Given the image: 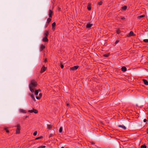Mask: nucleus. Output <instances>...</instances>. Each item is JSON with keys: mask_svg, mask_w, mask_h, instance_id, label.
Masks as SVG:
<instances>
[{"mask_svg": "<svg viewBox=\"0 0 148 148\" xmlns=\"http://www.w3.org/2000/svg\"><path fill=\"white\" fill-rule=\"evenodd\" d=\"M125 19V18L124 17L121 18V19L122 20H124Z\"/></svg>", "mask_w": 148, "mask_h": 148, "instance_id": "38", "label": "nucleus"}, {"mask_svg": "<svg viewBox=\"0 0 148 148\" xmlns=\"http://www.w3.org/2000/svg\"><path fill=\"white\" fill-rule=\"evenodd\" d=\"M67 106H69V104L67 103Z\"/></svg>", "mask_w": 148, "mask_h": 148, "instance_id": "46", "label": "nucleus"}, {"mask_svg": "<svg viewBox=\"0 0 148 148\" xmlns=\"http://www.w3.org/2000/svg\"><path fill=\"white\" fill-rule=\"evenodd\" d=\"M38 93V90H36L35 91V95H37Z\"/></svg>", "mask_w": 148, "mask_h": 148, "instance_id": "27", "label": "nucleus"}, {"mask_svg": "<svg viewBox=\"0 0 148 148\" xmlns=\"http://www.w3.org/2000/svg\"><path fill=\"white\" fill-rule=\"evenodd\" d=\"M60 67L62 69H63L64 67V65L61 62L60 63Z\"/></svg>", "mask_w": 148, "mask_h": 148, "instance_id": "33", "label": "nucleus"}, {"mask_svg": "<svg viewBox=\"0 0 148 148\" xmlns=\"http://www.w3.org/2000/svg\"><path fill=\"white\" fill-rule=\"evenodd\" d=\"M52 29H53V28L55 27L56 26V23L55 22H53L52 24Z\"/></svg>", "mask_w": 148, "mask_h": 148, "instance_id": "24", "label": "nucleus"}, {"mask_svg": "<svg viewBox=\"0 0 148 148\" xmlns=\"http://www.w3.org/2000/svg\"><path fill=\"white\" fill-rule=\"evenodd\" d=\"M27 116H26L25 117V118H27Z\"/></svg>", "mask_w": 148, "mask_h": 148, "instance_id": "50", "label": "nucleus"}, {"mask_svg": "<svg viewBox=\"0 0 148 148\" xmlns=\"http://www.w3.org/2000/svg\"><path fill=\"white\" fill-rule=\"evenodd\" d=\"M53 12L51 10H49V17L50 18H52V15H53Z\"/></svg>", "mask_w": 148, "mask_h": 148, "instance_id": "6", "label": "nucleus"}, {"mask_svg": "<svg viewBox=\"0 0 148 148\" xmlns=\"http://www.w3.org/2000/svg\"><path fill=\"white\" fill-rule=\"evenodd\" d=\"M37 131H35V132H34V133L33 134V135L34 136H36L37 135Z\"/></svg>", "mask_w": 148, "mask_h": 148, "instance_id": "34", "label": "nucleus"}, {"mask_svg": "<svg viewBox=\"0 0 148 148\" xmlns=\"http://www.w3.org/2000/svg\"><path fill=\"white\" fill-rule=\"evenodd\" d=\"M51 18H50V17L49 18H48L47 19V24H49V23L51 21Z\"/></svg>", "mask_w": 148, "mask_h": 148, "instance_id": "19", "label": "nucleus"}, {"mask_svg": "<svg viewBox=\"0 0 148 148\" xmlns=\"http://www.w3.org/2000/svg\"><path fill=\"white\" fill-rule=\"evenodd\" d=\"M42 138H43V136H40V137H38L37 138H35V140H38V139H41Z\"/></svg>", "mask_w": 148, "mask_h": 148, "instance_id": "26", "label": "nucleus"}, {"mask_svg": "<svg viewBox=\"0 0 148 148\" xmlns=\"http://www.w3.org/2000/svg\"><path fill=\"white\" fill-rule=\"evenodd\" d=\"M116 32L118 34H119L121 32V31L119 29H118L116 30Z\"/></svg>", "mask_w": 148, "mask_h": 148, "instance_id": "30", "label": "nucleus"}, {"mask_svg": "<svg viewBox=\"0 0 148 148\" xmlns=\"http://www.w3.org/2000/svg\"><path fill=\"white\" fill-rule=\"evenodd\" d=\"M119 42V40H117L115 42V43L116 44H117V43H118V42Z\"/></svg>", "mask_w": 148, "mask_h": 148, "instance_id": "42", "label": "nucleus"}, {"mask_svg": "<svg viewBox=\"0 0 148 148\" xmlns=\"http://www.w3.org/2000/svg\"><path fill=\"white\" fill-rule=\"evenodd\" d=\"M147 133L148 134V128H147Z\"/></svg>", "mask_w": 148, "mask_h": 148, "instance_id": "45", "label": "nucleus"}, {"mask_svg": "<svg viewBox=\"0 0 148 148\" xmlns=\"http://www.w3.org/2000/svg\"><path fill=\"white\" fill-rule=\"evenodd\" d=\"M15 127H16V134H19L20 133L21 127L19 124H17Z\"/></svg>", "mask_w": 148, "mask_h": 148, "instance_id": "2", "label": "nucleus"}, {"mask_svg": "<svg viewBox=\"0 0 148 148\" xmlns=\"http://www.w3.org/2000/svg\"><path fill=\"white\" fill-rule=\"evenodd\" d=\"M90 143H91V144L93 145V144H95V143L93 142H90Z\"/></svg>", "mask_w": 148, "mask_h": 148, "instance_id": "44", "label": "nucleus"}, {"mask_svg": "<svg viewBox=\"0 0 148 148\" xmlns=\"http://www.w3.org/2000/svg\"><path fill=\"white\" fill-rule=\"evenodd\" d=\"M47 125V129H51L52 127V125Z\"/></svg>", "mask_w": 148, "mask_h": 148, "instance_id": "20", "label": "nucleus"}, {"mask_svg": "<svg viewBox=\"0 0 148 148\" xmlns=\"http://www.w3.org/2000/svg\"><path fill=\"white\" fill-rule=\"evenodd\" d=\"M118 126L119 127L122 128L124 130H125L126 129V127L123 125H118Z\"/></svg>", "mask_w": 148, "mask_h": 148, "instance_id": "12", "label": "nucleus"}, {"mask_svg": "<svg viewBox=\"0 0 148 148\" xmlns=\"http://www.w3.org/2000/svg\"><path fill=\"white\" fill-rule=\"evenodd\" d=\"M39 97H40L41 98V97L42 95V93H40L39 94Z\"/></svg>", "mask_w": 148, "mask_h": 148, "instance_id": "37", "label": "nucleus"}, {"mask_svg": "<svg viewBox=\"0 0 148 148\" xmlns=\"http://www.w3.org/2000/svg\"><path fill=\"white\" fill-rule=\"evenodd\" d=\"M61 148H64V147H61Z\"/></svg>", "mask_w": 148, "mask_h": 148, "instance_id": "49", "label": "nucleus"}, {"mask_svg": "<svg viewBox=\"0 0 148 148\" xmlns=\"http://www.w3.org/2000/svg\"><path fill=\"white\" fill-rule=\"evenodd\" d=\"M143 81L145 85H148V81L147 80L143 79Z\"/></svg>", "mask_w": 148, "mask_h": 148, "instance_id": "11", "label": "nucleus"}, {"mask_svg": "<svg viewBox=\"0 0 148 148\" xmlns=\"http://www.w3.org/2000/svg\"><path fill=\"white\" fill-rule=\"evenodd\" d=\"M37 82L34 80H32L31 81V83L29 85V88L30 91L33 92H34V89L32 88H35L37 86Z\"/></svg>", "mask_w": 148, "mask_h": 148, "instance_id": "1", "label": "nucleus"}, {"mask_svg": "<svg viewBox=\"0 0 148 148\" xmlns=\"http://www.w3.org/2000/svg\"><path fill=\"white\" fill-rule=\"evenodd\" d=\"M145 16V15H140V16H138L137 18L138 19H140L141 18L144 17Z\"/></svg>", "mask_w": 148, "mask_h": 148, "instance_id": "18", "label": "nucleus"}, {"mask_svg": "<svg viewBox=\"0 0 148 148\" xmlns=\"http://www.w3.org/2000/svg\"><path fill=\"white\" fill-rule=\"evenodd\" d=\"M30 96L31 97L32 99H33V100L34 101H36V100L34 95L33 94H32L31 95H30Z\"/></svg>", "mask_w": 148, "mask_h": 148, "instance_id": "16", "label": "nucleus"}, {"mask_svg": "<svg viewBox=\"0 0 148 148\" xmlns=\"http://www.w3.org/2000/svg\"><path fill=\"white\" fill-rule=\"evenodd\" d=\"M87 8L88 10L89 11L90 10H91V4L90 3H88V5L87 6Z\"/></svg>", "mask_w": 148, "mask_h": 148, "instance_id": "17", "label": "nucleus"}, {"mask_svg": "<svg viewBox=\"0 0 148 148\" xmlns=\"http://www.w3.org/2000/svg\"><path fill=\"white\" fill-rule=\"evenodd\" d=\"M46 147V146L45 145H42L39 146L38 148H45Z\"/></svg>", "mask_w": 148, "mask_h": 148, "instance_id": "31", "label": "nucleus"}, {"mask_svg": "<svg viewBox=\"0 0 148 148\" xmlns=\"http://www.w3.org/2000/svg\"><path fill=\"white\" fill-rule=\"evenodd\" d=\"M53 136V134H50L49 136V137H52Z\"/></svg>", "mask_w": 148, "mask_h": 148, "instance_id": "41", "label": "nucleus"}, {"mask_svg": "<svg viewBox=\"0 0 148 148\" xmlns=\"http://www.w3.org/2000/svg\"><path fill=\"white\" fill-rule=\"evenodd\" d=\"M147 121V120L146 119H144L143 120V122H146Z\"/></svg>", "mask_w": 148, "mask_h": 148, "instance_id": "40", "label": "nucleus"}, {"mask_svg": "<svg viewBox=\"0 0 148 148\" xmlns=\"http://www.w3.org/2000/svg\"><path fill=\"white\" fill-rule=\"evenodd\" d=\"M121 71L124 72H125L127 71V68L125 66H123L121 68Z\"/></svg>", "mask_w": 148, "mask_h": 148, "instance_id": "13", "label": "nucleus"}, {"mask_svg": "<svg viewBox=\"0 0 148 148\" xmlns=\"http://www.w3.org/2000/svg\"><path fill=\"white\" fill-rule=\"evenodd\" d=\"M143 41L144 42H148V39H144L143 40Z\"/></svg>", "mask_w": 148, "mask_h": 148, "instance_id": "32", "label": "nucleus"}, {"mask_svg": "<svg viewBox=\"0 0 148 148\" xmlns=\"http://www.w3.org/2000/svg\"><path fill=\"white\" fill-rule=\"evenodd\" d=\"M44 62H45V63H46V62H47V58H45V60H44Z\"/></svg>", "mask_w": 148, "mask_h": 148, "instance_id": "39", "label": "nucleus"}, {"mask_svg": "<svg viewBox=\"0 0 148 148\" xmlns=\"http://www.w3.org/2000/svg\"><path fill=\"white\" fill-rule=\"evenodd\" d=\"M102 4V2L101 1H100L98 3V4L99 5H101Z\"/></svg>", "mask_w": 148, "mask_h": 148, "instance_id": "35", "label": "nucleus"}, {"mask_svg": "<svg viewBox=\"0 0 148 148\" xmlns=\"http://www.w3.org/2000/svg\"><path fill=\"white\" fill-rule=\"evenodd\" d=\"M92 24L90 23H88L86 25V28H90L92 26Z\"/></svg>", "mask_w": 148, "mask_h": 148, "instance_id": "14", "label": "nucleus"}, {"mask_svg": "<svg viewBox=\"0 0 148 148\" xmlns=\"http://www.w3.org/2000/svg\"><path fill=\"white\" fill-rule=\"evenodd\" d=\"M4 130H5L6 131V132L8 133L9 132V131L8 130V127H5L4 128Z\"/></svg>", "mask_w": 148, "mask_h": 148, "instance_id": "22", "label": "nucleus"}, {"mask_svg": "<svg viewBox=\"0 0 148 148\" xmlns=\"http://www.w3.org/2000/svg\"><path fill=\"white\" fill-rule=\"evenodd\" d=\"M46 69L47 68L43 66L41 69L40 72L42 73L44 72L46 70Z\"/></svg>", "mask_w": 148, "mask_h": 148, "instance_id": "7", "label": "nucleus"}, {"mask_svg": "<svg viewBox=\"0 0 148 148\" xmlns=\"http://www.w3.org/2000/svg\"><path fill=\"white\" fill-rule=\"evenodd\" d=\"M49 34V31L47 30L45 31L44 34V36H45V37H48Z\"/></svg>", "mask_w": 148, "mask_h": 148, "instance_id": "9", "label": "nucleus"}, {"mask_svg": "<svg viewBox=\"0 0 148 148\" xmlns=\"http://www.w3.org/2000/svg\"><path fill=\"white\" fill-rule=\"evenodd\" d=\"M62 131V127H60V128L59 132L60 133H61Z\"/></svg>", "mask_w": 148, "mask_h": 148, "instance_id": "29", "label": "nucleus"}, {"mask_svg": "<svg viewBox=\"0 0 148 148\" xmlns=\"http://www.w3.org/2000/svg\"><path fill=\"white\" fill-rule=\"evenodd\" d=\"M49 24H47V23H46V27H47L48 25Z\"/></svg>", "mask_w": 148, "mask_h": 148, "instance_id": "43", "label": "nucleus"}, {"mask_svg": "<svg viewBox=\"0 0 148 148\" xmlns=\"http://www.w3.org/2000/svg\"><path fill=\"white\" fill-rule=\"evenodd\" d=\"M147 146L145 144L142 145L140 147V148H146Z\"/></svg>", "mask_w": 148, "mask_h": 148, "instance_id": "25", "label": "nucleus"}, {"mask_svg": "<svg viewBox=\"0 0 148 148\" xmlns=\"http://www.w3.org/2000/svg\"><path fill=\"white\" fill-rule=\"evenodd\" d=\"M45 46H44L42 44L40 45V51H41L43 50V49H45Z\"/></svg>", "mask_w": 148, "mask_h": 148, "instance_id": "8", "label": "nucleus"}, {"mask_svg": "<svg viewBox=\"0 0 148 148\" xmlns=\"http://www.w3.org/2000/svg\"><path fill=\"white\" fill-rule=\"evenodd\" d=\"M42 41L43 42H48L49 40L47 38V37H45L42 39Z\"/></svg>", "mask_w": 148, "mask_h": 148, "instance_id": "10", "label": "nucleus"}, {"mask_svg": "<svg viewBox=\"0 0 148 148\" xmlns=\"http://www.w3.org/2000/svg\"><path fill=\"white\" fill-rule=\"evenodd\" d=\"M20 111L21 112H22L24 113H25L26 112V111L25 110L23 109H21L20 110Z\"/></svg>", "mask_w": 148, "mask_h": 148, "instance_id": "28", "label": "nucleus"}, {"mask_svg": "<svg viewBox=\"0 0 148 148\" xmlns=\"http://www.w3.org/2000/svg\"><path fill=\"white\" fill-rule=\"evenodd\" d=\"M38 91H41V90H40V89H38Z\"/></svg>", "mask_w": 148, "mask_h": 148, "instance_id": "48", "label": "nucleus"}, {"mask_svg": "<svg viewBox=\"0 0 148 148\" xmlns=\"http://www.w3.org/2000/svg\"><path fill=\"white\" fill-rule=\"evenodd\" d=\"M110 54L109 53L105 54L103 55V56L105 57H108L109 56Z\"/></svg>", "mask_w": 148, "mask_h": 148, "instance_id": "21", "label": "nucleus"}, {"mask_svg": "<svg viewBox=\"0 0 148 148\" xmlns=\"http://www.w3.org/2000/svg\"><path fill=\"white\" fill-rule=\"evenodd\" d=\"M79 68V66H74L71 67L70 69V71H74L77 70Z\"/></svg>", "mask_w": 148, "mask_h": 148, "instance_id": "4", "label": "nucleus"}, {"mask_svg": "<svg viewBox=\"0 0 148 148\" xmlns=\"http://www.w3.org/2000/svg\"><path fill=\"white\" fill-rule=\"evenodd\" d=\"M135 35L132 31H131L130 32L129 34L127 36L128 37H130L131 36H134Z\"/></svg>", "mask_w": 148, "mask_h": 148, "instance_id": "5", "label": "nucleus"}, {"mask_svg": "<svg viewBox=\"0 0 148 148\" xmlns=\"http://www.w3.org/2000/svg\"><path fill=\"white\" fill-rule=\"evenodd\" d=\"M36 98L37 99H40L41 98L39 96H36Z\"/></svg>", "mask_w": 148, "mask_h": 148, "instance_id": "36", "label": "nucleus"}, {"mask_svg": "<svg viewBox=\"0 0 148 148\" xmlns=\"http://www.w3.org/2000/svg\"><path fill=\"white\" fill-rule=\"evenodd\" d=\"M127 6L126 5H124L121 8V10L124 11H125L127 9Z\"/></svg>", "mask_w": 148, "mask_h": 148, "instance_id": "15", "label": "nucleus"}, {"mask_svg": "<svg viewBox=\"0 0 148 148\" xmlns=\"http://www.w3.org/2000/svg\"><path fill=\"white\" fill-rule=\"evenodd\" d=\"M28 112L30 113L34 112L35 113H37L38 112V111L36 109H35L33 108L32 110H29L28 111Z\"/></svg>", "mask_w": 148, "mask_h": 148, "instance_id": "3", "label": "nucleus"}, {"mask_svg": "<svg viewBox=\"0 0 148 148\" xmlns=\"http://www.w3.org/2000/svg\"><path fill=\"white\" fill-rule=\"evenodd\" d=\"M116 20H117L120 21H121V18L119 17L118 16H116Z\"/></svg>", "mask_w": 148, "mask_h": 148, "instance_id": "23", "label": "nucleus"}, {"mask_svg": "<svg viewBox=\"0 0 148 148\" xmlns=\"http://www.w3.org/2000/svg\"><path fill=\"white\" fill-rule=\"evenodd\" d=\"M55 29V28H54V27L53 28V29H52L53 30V31H54V30Z\"/></svg>", "mask_w": 148, "mask_h": 148, "instance_id": "47", "label": "nucleus"}]
</instances>
